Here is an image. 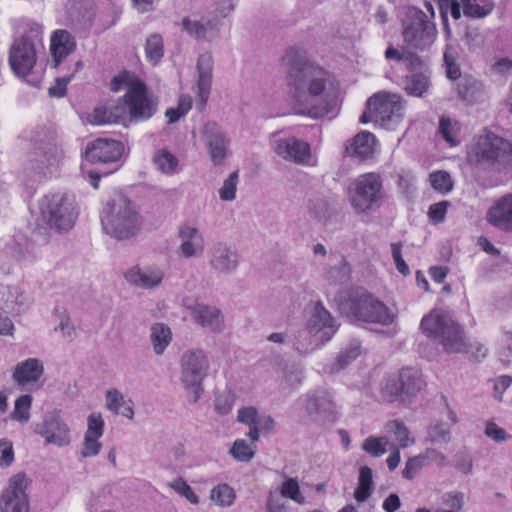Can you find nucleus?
<instances>
[{"instance_id": "f257e3e1", "label": "nucleus", "mask_w": 512, "mask_h": 512, "mask_svg": "<svg viewBox=\"0 0 512 512\" xmlns=\"http://www.w3.org/2000/svg\"><path fill=\"white\" fill-rule=\"evenodd\" d=\"M283 62L288 66L287 82L296 113L312 118L334 115L337 89L329 73L310 63L300 48L288 49Z\"/></svg>"}, {"instance_id": "f03ea898", "label": "nucleus", "mask_w": 512, "mask_h": 512, "mask_svg": "<svg viewBox=\"0 0 512 512\" xmlns=\"http://www.w3.org/2000/svg\"><path fill=\"white\" fill-rule=\"evenodd\" d=\"M420 327L423 333L441 344L448 353L465 352L475 361H481L488 354V348L478 341L467 344L461 327L443 311H431L423 317Z\"/></svg>"}, {"instance_id": "7ed1b4c3", "label": "nucleus", "mask_w": 512, "mask_h": 512, "mask_svg": "<svg viewBox=\"0 0 512 512\" xmlns=\"http://www.w3.org/2000/svg\"><path fill=\"white\" fill-rule=\"evenodd\" d=\"M17 37L9 52V64L19 77L31 73L36 64L37 53L43 48L42 26L29 19L22 20Z\"/></svg>"}, {"instance_id": "20e7f679", "label": "nucleus", "mask_w": 512, "mask_h": 512, "mask_svg": "<svg viewBox=\"0 0 512 512\" xmlns=\"http://www.w3.org/2000/svg\"><path fill=\"white\" fill-rule=\"evenodd\" d=\"M142 217L135 204L124 196L107 202L101 223L106 234L118 240L136 236L142 227Z\"/></svg>"}, {"instance_id": "39448f33", "label": "nucleus", "mask_w": 512, "mask_h": 512, "mask_svg": "<svg viewBox=\"0 0 512 512\" xmlns=\"http://www.w3.org/2000/svg\"><path fill=\"white\" fill-rule=\"evenodd\" d=\"M466 162L477 171L509 164L512 162V142L485 131L467 148Z\"/></svg>"}, {"instance_id": "423d86ee", "label": "nucleus", "mask_w": 512, "mask_h": 512, "mask_svg": "<svg viewBox=\"0 0 512 512\" xmlns=\"http://www.w3.org/2000/svg\"><path fill=\"white\" fill-rule=\"evenodd\" d=\"M338 302L343 314L360 321L390 325L394 320L389 308L362 288L341 293Z\"/></svg>"}, {"instance_id": "0eeeda50", "label": "nucleus", "mask_w": 512, "mask_h": 512, "mask_svg": "<svg viewBox=\"0 0 512 512\" xmlns=\"http://www.w3.org/2000/svg\"><path fill=\"white\" fill-rule=\"evenodd\" d=\"M125 94L120 97L125 120L132 123L144 122L158 111V98L147 85L134 75L124 77Z\"/></svg>"}, {"instance_id": "6e6552de", "label": "nucleus", "mask_w": 512, "mask_h": 512, "mask_svg": "<svg viewBox=\"0 0 512 512\" xmlns=\"http://www.w3.org/2000/svg\"><path fill=\"white\" fill-rule=\"evenodd\" d=\"M404 101L398 94L378 92L367 101V107L359 121L373 122L383 128L394 130L404 117Z\"/></svg>"}, {"instance_id": "1a4fd4ad", "label": "nucleus", "mask_w": 512, "mask_h": 512, "mask_svg": "<svg viewBox=\"0 0 512 512\" xmlns=\"http://www.w3.org/2000/svg\"><path fill=\"white\" fill-rule=\"evenodd\" d=\"M402 37L409 48L427 50L436 40V25L421 9L408 6L402 19Z\"/></svg>"}, {"instance_id": "9d476101", "label": "nucleus", "mask_w": 512, "mask_h": 512, "mask_svg": "<svg viewBox=\"0 0 512 512\" xmlns=\"http://www.w3.org/2000/svg\"><path fill=\"white\" fill-rule=\"evenodd\" d=\"M348 200L357 214L378 209L384 200L381 176L374 172L358 176L348 189Z\"/></svg>"}, {"instance_id": "9b49d317", "label": "nucleus", "mask_w": 512, "mask_h": 512, "mask_svg": "<svg viewBox=\"0 0 512 512\" xmlns=\"http://www.w3.org/2000/svg\"><path fill=\"white\" fill-rule=\"evenodd\" d=\"M40 212L47 225L59 233L72 229L78 217L75 198L66 193L46 195L40 203Z\"/></svg>"}, {"instance_id": "f8f14e48", "label": "nucleus", "mask_w": 512, "mask_h": 512, "mask_svg": "<svg viewBox=\"0 0 512 512\" xmlns=\"http://www.w3.org/2000/svg\"><path fill=\"white\" fill-rule=\"evenodd\" d=\"M209 370V361L201 349H188L180 357V381L189 393L190 403H196L203 393V381Z\"/></svg>"}, {"instance_id": "ddd939ff", "label": "nucleus", "mask_w": 512, "mask_h": 512, "mask_svg": "<svg viewBox=\"0 0 512 512\" xmlns=\"http://www.w3.org/2000/svg\"><path fill=\"white\" fill-rule=\"evenodd\" d=\"M57 160L58 150L52 144L39 146L30 152L22 172L26 185L32 186L34 182L45 175L48 167L54 165Z\"/></svg>"}, {"instance_id": "4468645a", "label": "nucleus", "mask_w": 512, "mask_h": 512, "mask_svg": "<svg viewBox=\"0 0 512 512\" xmlns=\"http://www.w3.org/2000/svg\"><path fill=\"white\" fill-rule=\"evenodd\" d=\"M34 432L41 436L47 445L64 447L71 441L70 429L56 411L47 413L40 423L35 424Z\"/></svg>"}, {"instance_id": "2eb2a0df", "label": "nucleus", "mask_w": 512, "mask_h": 512, "mask_svg": "<svg viewBox=\"0 0 512 512\" xmlns=\"http://www.w3.org/2000/svg\"><path fill=\"white\" fill-rule=\"evenodd\" d=\"M202 140L214 165H221L229 152L230 139L216 122H208L202 130Z\"/></svg>"}, {"instance_id": "dca6fc26", "label": "nucleus", "mask_w": 512, "mask_h": 512, "mask_svg": "<svg viewBox=\"0 0 512 512\" xmlns=\"http://www.w3.org/2000/svg\"><path fill=\"white\" fill-rule=\"evenodd\" d=\"M28 480L24 474L13 476L8 488L3 492L1 498L2 512H28L29 504L26 494Z\"/></svg>"}, {"instance_id": "f3484780", "label": "nucleus", "mask_w": 512, "mask_h": 512, "mask_svg": "<svg viewBox=\"0 0 512 512\" xmlns=\"http://www.w3.org/2000/svg\"><path fill=\"white\" fill-rule=\"evenodd\" d=\"M44 364L38 358L18 362L12 372V379L22 390H37L42 386Z\"/></svg>"}, {"instance_id": "a211bd4d", "label": "nucleus", "mask_w": 512, "mask_h": 512, "mask_svg": "<svg viewBox=\"0 0 512 512\" xmlns=\"http://www.w3.org/2000/svg\"><path fill=\"white\" fill-rule=\"evenodd\" d=\"M274 151L285 160L308 164L311 160L310 145L296 137L279 138L273 142Z\"/></svg>"}, {"instance_id": "6ab92c4d", "label": "nucleus", "mask_w": 512, "mask_h": 512, "mask_svg": "<svg viewBox=\"0 0 512 512\" xmlns=\"http://www.w3.org/2000/svg\"><path fill=\"white\" fill-rule=\"evenodd\" d=\"M240 263L238 252L226 243H216L209 252V265L211 269L222 275L235 272Z\"/></svg>"}, {"instance_id": "aec40b11", "label": "nucleus", "mask_w": 512, "mask_h": 512, "mask_svg": "<svg viewBox=\"0 0 512 512\" xmlns=\"http://www.w3.org/2000/svg\"><path fill=\"white\" fill-rule=\"evenodd\" d=\"M123 152V146L113 139L99 138L86 148V157L92 163L117 162Z\"/></svg>"}, {"instance_id": "412c9836", "label": "nucleus", "mask_w": 512, "mask_h": 512, "mask_svg": "<svg viewBox=\"0 0 512 512\" xmlns=\"http://www.w3.org/2000/svg\"><path fill=\"white\" fill-rule=\"evenodd\" d=\"M164 270L157 265L133 266L125 273L127 282L141 289H153L161 285Z\"/></svg>"}, {"instance_id": "4be33fe9", "label": "nucleus", "mask_w": 512, "mask_h": 512, "mask_svg": "<svg viewBox=\"0 0 512 512\" xmlns=\"http://www.w3.org/2000/svg\"><path fill=\"white\" fill-rule=\"evenodd\" d=\"M306 327L310 331L321 335L324 341H329L337 330L333 317L320 301L313 305Z\"/></svg>"}, {"instance_id": "5701e85b", "label": "nucleus", "mask_w": 512, "mask_h": 512, "mask_svg": "<svg viewBox=\"0 0 512 512\" xmlns=\"http://www.w3.org/2000/svg\"><path fill=\"white\" fill-rule=\"evenodd\" d=\"M192 319L201 327L212 332H222L224 328V317L216 306L204 303H196L190 307Z\"/></svg>"}, {"instance_id": "b1692460", "label": "nucleus", "mask_w": 512, "mask_h": 512, "mask_svg": "<svg viewBox=\"0 0 512 512\" xmlns=\"http://www.w3.org/2000/svg\"><path fill=\"white\" fill-rule=\"evenodd\" d=\"M221 22L216 16L203 17L201 20H182L183 29L198 40L211 41L218 37Z\"/></svg>"}, {"instance_id": "393cba45", "label": "nucleus", "mask_w": 512, "mask_h": 512, "mask_svg": "<svg viewBox=\"0 0 512 512\" xmlns=\"http://www.w3.org/2000/svg\"><path fill=\"white\" fill-rule=\"evenodd\" d=\"M304 401L306 412L315 421L325 422L332 420L335 412V406L331 396L327 392H318L307 395Z\"/></svg>"}, {"instance_id": "a878e982", "label": "nucleus", "mask_w": 512, "mask_h": 512, "mask_svg": "<svg viewBox=\"0 0 512 512\" xmlns=\"http://www.w3.org/2000/svg\"><path fill=\"white\" fill-rule=\"evenodd\" d=\"M487 221L504 232H512V194L496 200L487 212Z\"/></svg>"}, {"instance_id": "bb28decb", "label": "nucleus", "mask_w": 512, "mask_h": 512, "mask_svg": "<svg viewBox=\"0 0 512 512\" xmlns=\"http://www.w3.org/2000/svg\"><path fill=\"white\" fill-rule=\"evenodd\" d=\"M213 60L210 54H202L198 57L197 70V101L199 109H203L210 95L212 85Z\"/></svg>"}, {"instance_id": "cd10ccee", "label": "nucleus", "mask_w": 512, "mask_h": 512, "mask_svg": "<svg viewBox=\"0 0 512 512\" xmlns=\"http://www.w3.org/2000/svg\"><path fill=\"white\" fill-rule=\"evenodd\" d=\"M377 140L374 134L368 131H361L345 145V154L355 156L359 159H367L374 155Z\"/></svg>"}, {"instance_id": "c85d7f7f", "label": "nucleus", "mask_w": 512, "mask_h": 512, "mask_svg": "<svg viewBox=\"0 0 512 512\" xmlns=\"http://www.w3.org/2000/svg\"><path fill=\"white\" fill-rule=\"evenodd\" d=\"M89 121L94 125L114 124L125 121L120 99L118 98L116 101L96 107L89 116Z\"/></svg>"}, {"instance_id": "c756f323", "label": "nucleus", "mask_w": 512, "mask_h": 512, "mask_svg": "<svg viewBox=\"0 0 512 512\" xmlns=\"http://www.w3.org/2000/svg\"><path fill=\"white\" fill-rule=\"evenodd\" d=\"M180 253L184 258L199 256L204 250L202 234L194 227L185 226L179 230Z\"/></svg>"}, {"instance_id": "7c9ffc66", "label": "nucleus", "mask_w": 512, "mask_h": 512, "mask_svg": "<svg viewBox=\"0 0 512 512\" xmlns=\"http://www.w3.org/2000/svg\"><path fill=\"white\" fill-rule=\"evenodd\" d=\"M106 407L114 414H119L127 419L132 420L134 417L133 402L116 388L106 391Z\"/></svg>"}, {"instance_id": "2f4dec72", "label": "nucleus", "mask_w": 512, "mask_h": 512, "mask_svg": "<svg viewBox=\"0 0 512 512\" xmlns=\"http://www.w3.org/2000/svg\"><path fill=\"white\" fill-rule=\"evenodd\" d=\"M74 37L66 30H57L51 37L50 50L54 60L59 63L75 48Z\"/></svg>"}, {"instance_id": "473e14b6", "label": "nucleus", "mask_w": 512, "mask_h": 512, "mask_svg": "<svg viewBox=\"0 0 512 512\" xmlns=\"http://www.w3.org/2000/svg\"><path fill=\"white\" fill-rule=\"evenodd\" d=\"M398 378L405 398L416 396L425 385L422 374L414 368L401 369Z\"/></svg>"}, {"instance_id": "72a5a7b5", "label": "nucleus", "mask_w": 512, "mask_h": 512, "mask_svg": "<svg viewBox=\"0 0 512 512\" xmlns=\"http://www.w3.org/2000/svg\"><path fill=\"white\" fill-rule=\"evenodd\" d=\"M32 303L33 298L30 293L20 287H12L8 291L5 308L12 314L20 315L26 312Z\"/></svg>"}, {"instance_id": "f704fd0d", "label": "nucleus", "mask_w": 512, "mask_h": 512, "mask_svg": "<svg viewBox=\"0 0 512 512\" xmlns=\"http://www.w3.org/2000/svg\"><path fill=\"white\" fill-rule=\"evenodd\" d=\"M325 342L326 341L323 340L321 335H318L305 327L298 332L293 346L300 354L306 355L320 348Z\"/></svg>"}, {"instance_id": "c9c22d12", "label": "nucleus", "mask_w": 512, "mask_h": 512, "mask_svg": "<svg viewBox=\"0 0 512 512\" xmlns=\"http://www.w3.org/2000/svg\"><path fill=\"white\" fill-rule=\"evenodd\" d=\"M150 341L156 355H162L172 341L170 328L163 323H154L150 328Z\"/></svg>"}, {"instance_id": "e433bc0d", "label": "nucleus", "mask_w": 512, "mask_h": 512, "mask_svg": "<svg viewBox=\"0 0 512 512\" xmlns=\"http://www.w3.org/2000/svg\"><path fill=\"white\" fill-rule=\"evenodd\" d=\"M152 162L156 169L165 175H173L178 171L179 161L167 149L157 150L152 157Z\"/></svg>"}, {"instance_id": "4c0bfd02", "label": "nucleus", "mask_w": 512, "mask_h": 512, "mask_svg": "<svg viewBox=\"0 0 512 512\" xmlns=\"http://www.w3.org/2000/svg\"><path fill=\"white\" fill-rule=\"evenodd\" d=\"M430 87L429 76L416 72L405 77L404 90L408 95L422 97Z\"/></svg>"}, {"instance_id": "58836bf2", "label": "nucleus", "mask_w": 512, "mask_h": 512, "mask_svg": "<svg viewBox=\"0 0 512 512\" xmlns=\"http://www.w3.org/2000/svg\"><path fill=\"white\" fill-rule=\"evenodd\" d=\"M461 2L463 14L474 19L486 17L494 8L492 0H461Z\"/></svg>"}, {"instance_id": "ea45409f", "label": "nucleus", "mask_w": 512, "mask_h": 512, "mask_svg": "<svg viewBox=\"0 0 512 512\" xmlns=\"http://www.w3.org/2000/svg\"><path fill=\"white\" fill-rule=\"evenodd\" d=\"M438 132L450 145L457 146L460 143V123L449 116H442L439 121Z\"/></svg>"}, {"instance_id": "a19ab883", "label": "nucleus", "mask_w": 512, "mask_h": 512, "mask_svg": "<svg viewBox=\"0 0 512 512\" xmlns=\"http://www.w3.org/2000/svg\"><path fill=\"white\" fill-rule=\"evenodd\" d=\"M373 491V475L371 468L363 466L359 471L358 486L354 492V498L357 502H365Z\"/></svg>"}, {"instance_id": "79ce46f5", "label": "nucleus", "mask_w": 512, "mask_h": 512, "mask_svg": "<svg viewBox=\"0 0 512 512\" xmlns=\"http://www.w3.org/2000/svg\"><path fill=\"white\" fill-rule=\"evenodd\" d=\"M426 441L431 444H447L451 441L450 428L441 421H433L427 428Z\"/></svg>"}, {"instance_id": "37998d69", "label": "nucleus", "mask_w": 512, "mask_h": 512, "mask_svg": "<svg viewBox=\"0 0 512 512\" xmlns=\"http://www.w3.org/2000/svg\"><path fill=\"white\" fill-rule=\"evenodd\" d=\"M385 429L388 433L394 435L399 448H406L414 443L413 438L410 436V432L403 422L398 420H392L387 422Z\"/></svg>"}, {"instance_id": "c03bdc74", "label": "nucleus", "mask_w": 512, "mask_h": 512, "mask_svg": "<svg viewBox=\"0 0 512 512\" xmlns=\"http://www.w3.org/2000/svg\"><path fill=\"white\" fill-rule=\"evenodd\" d=\"M32 405V396L30 394H24L19 396L14 403V409L10 413L9 417L12 420L18 421L22 424L27 423L30 420V409Z\"/></svg>"}, {"instance_id": "a18cd8bd", "label": "nucleus", "mask_w": 512, "mask_h": 512, "mask_svg": "<svg viewBox=\"0 0 512 512\" xmlns=\"http://www.w3.org/2000/svg\"><path fill=\"white\" fill-rule=\"evenodd\" d=\"M236 498L234 489L228 484H219L210 492V499L218 506L230 507Z\"/></svg>"}, {"instance_id": "49530a36", "label": "nucleus", "mask_w": 512, "mask_h": 512, "mask_svg": "<svg viewBox=\"0 0 512 512\" xmlns=\"http://www.w3.org/2000/svg\"><path fill=\"white\" fill-rule=\"evenodd\" d=\"M145 54L147 60L156 65L164 55L163 40L159 34H152L146 40Z\"/></svg>"}, {"instance_id": "de8ad7c7", "label": "nucleus", "mask_w": 512, "mask_h": 512, "mask_svg": "<svg viewBox=\"0 0 512 512\" xmlns=\"http://www.w3.org/2000/svg\"><path fill=\"white\" fill-rule=\"evenodd\" d=\"M303 370L299 365H285L282 376L279 378V386L282 389H290L302 382Z\"/></svg>"}, {"instance_id": "09e8293b", "label": "nucleus", "mask_w": 512, "mask_h": 512, "mask_svg": "<svg viewBox=\"0 0 512 512\" xmlns=\"http://www.w3.org/2000/svg\"><path fill=\"white\" fill-rule=\"evenodd\" d=\"M389 439L386 436H369L362 443V450L373 457H380L387 451Z\"/></svg>"}, {"instance_id": "8fccbe9b", "label": "nucleus", "mask_w": 512, "mask_h": 512, "mask_svg": "<svg viewBox=\"0 0 512 512\" xmlns=\"http://www.w3.org/2000/svg\"><path fill=\"white\" fill-rule=\"evenodd\" d=\"M382 397L387 402H394L397 400H405V395L402 394V388L397 377H388L381 389Z\"/></svg>"}, {"instance_id": "3c124183", "label": "nucleus", "mask_w": 512, "mask_h": 512, "mask_svg": "<svg viewBox=\"0 0 512 512\" xmlns=\"http://www.w3.org/2000/svg\"><path fill=\"white\" fill-rule=\"evenodd\" d=\"M255 452L256 445L253 443L249 444L244 439L235 440L232 448L230 449L232 456L241 462L250 461L254 457Z\"/></svg>"}, {"instance_id": "603ef678", "label": "nucleus", "mask_w": 512, "mask_h": 512, "mask_svg": "<svg viewBox=\"0 0 512 512\" xmlns=\"http://www.w3.org/2000/svg\"><path fill=\"white\" fill-rule=\"evenodd\" d=\"M280 497L293 500L298 504L305 503V497L301 493L299 483L295 478H289L281 484Z\"/></svg>"}, {"instance_id": "864d4df0", "label": "nucleus", "mask_w": 512, "mask_h": 512, "mask_svg": "<svg viewBox=\"0 0 512 512\" xmlns=\"http://www.w3.org/2000/svg\"><path fill=\"white\" fill-rule=\"evenodd\" d=\"M429 181L433 189L441 194H447L453 189V180L446 171H435L430 174Z\"/></svg>"}, {"instance_id": "5fc2aeb1", "label": "nucleus", "mask_w": 512, "mask_h": 512, "mask_svg": "<svg viewBox=\"0 0 512 512\" xmlns=\"http://www.w3.org/2000/svg\"><path fill=\"white\" fill-rule=\"evenodd\" d=\"M444 63L446 66V74L449 79L456 80L460 77V68L457 65L458 52L452 45H447L444 55Z\"/></svg>"}, {"instance_id": "6e6d98bb", "label": "nucleus", "mask_w": 512, "mask_h": 512, "mask_svg": "<svg viewBox=\"0 0 512 512\" xmlns=\"http://www.w3.org/2000/svg\"><path fill=\"white\" fill-rule=\"evenodd\" d=\"M351 273L350 266L345 261H340L338 265L331 267L326 273V279L331 284H343L349 280Z\"/></svg>"}, {"instance_id": "4d7b16f0", "label": "nucleus", "mask_w": 512, "mask_h": 512, "mask_svg": "<svg viewBox=\"0 0 512 512\" xmlns=\"http://www.w3.org/2000/svg\"><path fill=\"white\" fill-rule=\"evenodd\" d=\"M360 344L358 342L350 343L344 350H342L337 358L336 367L332 371H339L345 368L351 361L355 360L360 354Z\"/></svg>"}, {"instance_id": "13d9d810", "label": "nucleus", "mask_w": 512, "mask_h": 512, "mask_svg": "<svg viewBox=\"0 0 512 512\" xmlns=\"http://www.w3.org/2000/svg\"><path fill=\"white\" fill-rule=\"evenodd\" d=\"M441 503L446 510L460 512L465 504V495L460 491L446 492L441 496Z\"/></svg>"}, {"instance_id": "bf43d9fd", "label": "nucleus", "mask_w": 512, "mask_h": 512, "mask_svg": "<svg viewBox=\"0 0 512 512\" xmlns=\"http://www.w3.org/2000/svg\"><path fill=\"white\" fill-rule=\"evenodd\" d=\"M239 172H232L227 179L224 180L222 187L219 189L220 199L223 201H232L236 197L237 183Z\"/></svg>"}, {"instance_id": "052dcab7", "label": "nucleus", "mask_w": 512, "mask_h": 512, "mask_svg": "<svg viewBox=\"0 0 512 512\" xmlns=\"http://www.w3.org/2000/svg\"><path fill=\"white\" fill-rule=\"evenodd\" d=\"M177 494L184 497L191 504L197 505L199 503V497L195 494L190 485L187 484L182 478H178L168 484Z\"/></svg>"}, {"instance_id": "680f3d73", "label": "nucleus", "mask_w": 512, "mask_h": 512, "mask_svg": "<svg viewBox=\"0 0 512 512\" xmlns=\"http://www.w3.org/2000/svg\"><path fill=\"white\" fill-rule=\"evenodd\" d=\"M308 210L309 213L316 218L317 220L321 221L327 218L330 212V205L329 203L321 198H315L311 199L308 203Z\"/></svg>"}, {"instance_id": "e2e57ef3", "label": "nucleus", "mask_w": 512, "mask_h": 512, "mask_svg": "<svg viewBox=\"0 0 512 512\" xmlns=\"http://www.w3.org/2000/svg\"><path fill=\"white\" fill-rule=\"evenodd\" d=\"M104 424L100 413H91L87 418V430L85 435L100 438L104 432Z\"/></svg>"}, {"instance_id": "0e129e2a", "label": "nucleus", "mask_w": 512, "mask_h": 512, "mask_svg": "<svg viewBox=\"0 0 512 512\" xmlns=\"http://www.w3.org/2000/svg\"><path fill=\"white\" fill-rule=\"evenodd\" d=\"M461 5L457 0H446L443 3H440V12L445 23V28L449 31L448 23H447V13L450 12L453 19L458 20L461 18Z\"/></svg>"}, {"instance_id": "69168bd1", "label": "nucleus", "mask_w": 512, "mask_h": 512, "mask_svg": "<svg viewBox=\"0 0 512 512\" xmlns=\"http://www.w3.org/2000/svg\"><path fill=\"white\" fill-rule=\"evenodd\" d=\"M484 433L488 438L498 443L507 441L511 438V435L493 421H488L486 423Z\"/></svg>"}, {"instance_id": "338daca9", "label": "nucleus", "mask_w": 512, "mask_h": 512, "mask_svg": "<svg viewBox=\"0 0 512 512\" xmlns=\"http://www.w3.org/2000/svg\"><path fill=\"white\" fill-rule=\"evenodd\" d=\"M451 206V203L447 200L440 201L438 203L432 204L429 207L428 216L431 222L437 224L442 222L445 219V215L448 207Z\"/></svg>"}, {"instance_id": "774afa93", "label": "nucleus", "mask_w": 512, "mask_h": 512, "mask_svg": "<svg viewBox=\"0 0 512 512\" xmlns=\"http://www.w3.org/2000/svg\"><path fill=\"white\" fill-rule=\"evenodd\" d=\"M14 461V451L12 442L8 439H0V466L9 467Z\"/></svg>"}]
</instances>
